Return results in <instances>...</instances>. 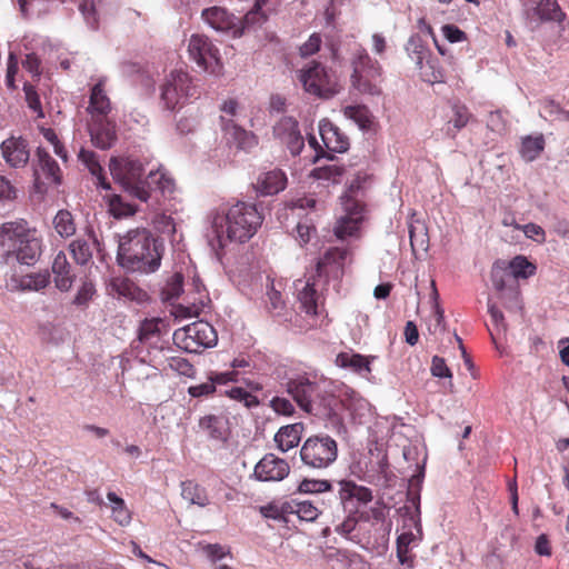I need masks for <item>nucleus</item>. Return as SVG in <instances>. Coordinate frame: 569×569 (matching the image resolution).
I'll return each instance as SVG.
<instances>
[{"label": "nucleus", "mask_w": 569, "mask_h": 569, "mask_svg": "<svg viewBox=\"0 0 569 569\" xmlns=\"http://www.w3.org/2000/svg\"><path fill=\"white\" fill-rule=\"evenodd\" d=\"M161 250L162 243L149 230H129L120 238L118 261L129 271L154 272L161 264Z\"/></svg>", "instance_id": "f257e3e1"}, {"label": "nucleus", "mask_w": 569, "mask_h": 569, "mask_svg": "<svg viewBox=\"0 0 569 569\" xmlns=\"http://www.w3.org/2000/svg\"><path fill=\"white\" fill-rule=\"evenodd\" d=\"M263 217L252 203L238 201L212 221L213 231L221 247L227 241L243 243L251 239L262 223Z\"/></svg>", "instance_id": "f03ea898"}, {"label": "nucleus", "mask_w": 569, "mask_h": 569, "mask_svg": "<svg viewBox=\"0 0 569 569\" xmlns=\"http://www.w3.org/2000/svg\"><path fill=\"white\" fill-rule=\"evenodd\" d=\"M286 390L301 410L313 416H330L337 403L336 397L308 375L290 378L286 383Z\"/></svg>", "instance_id": "7ed1b4c3"}, {"label": "nucleus", "mask_w": 569, "mask_h": 569, "mask_svg": "<svg viewBox=\"0 0 569 569\" xmlns=\"http://www.w3.org/2000/svg\"><path fill=\"white\" fill-rule=\"evenodd\" d=\"M0 246L7 256H14L23 264H33L41 256V240L34 231L19 222H6L0 231Z\"/></svg>", "instance_id": "20e7f679"}, {"label": "nucleus", "mask_w": 569, "mask_h": 569, "mask_svg": "<svg viewBox=\"0 0 569 569\" xmlns=\"http://www.w3.org/2000/svg\"><path fill=\"white\" fill-rule=\"evenodd\" d=\"M352 72L351 84L362 94L378 96L381 93L380 79L382 69L380 63L372 59L367 50L358 44L350 59Z\"/></svg>", "instance_id": "39448f33"}, {"label": "nucleus", "mask_w": 569, "mask_h": 569, "mask_svg": "<svg viewBox=\"0 0 569 569\" xmlns=\"http://www.w3.org/2000/svg\"><path fill=\"white\" fill-rule=\"evenodd\" d=\"M113 179L119 182L130 196L147 202L150 192L143 179V166L139 160L130 158H111L109 164Z\"/></svg>", "instance_id": "423d86ee"}, {"label": "nucleus", "mask_w": 569, "mask_h": 569, "mask_svg": "<svg viewBox=\"0 0 569 569\" xmlns=\"http://www.w3.org/2000/svg\"><path fill=\"white\" fill-rule=\"evenodd\" d=\"M338 458V443L327 433L308 437L300 448L302 463L311 469H326Z\"/></svg>", "instance_id": "0eeeda50"}, {"label": "nucleus", "mask_w": 569, "mask_h": 569, "mask_svg": "<svg viewBox=\"0 0 569 569\" xmlns=\"http://www.w3.org/2000/svg\"><path fill=\"white\" fill-rule=\"evenodd\" d=\"M174 345L187 352H201L216 346L218 335L207 321L199 320L177 329L172 336Z\"/></svg>", "instance_id": "6e6552de"}, {"label": "nucleus", "mask_w": 569, "mask_h": 569, "mask_svg": "<svg viewBox=\"0 0 569 569\" xmlns=\"http://www.w3.org/2000/svg\"><path fill=\"white\" fill-rule=\"evenodd\" d=\"M298 78L308 93L320 98H330L339 91L335 74L316 60L306 63Z\"/></svg>", "instance_id": "1a4fd4ad"}, {"label": "nucleus", "mask_w": 569, "mask_h": 569, "mask_svg": "<svg viewBox=\"0 0 569 569\" xmlns=\"http://www.w3.org/2000/svg\"><path fill=\"white\" fill-rule=\"evenodd\" d=\"M197 94L191 78L181 70L171 71L160 86V101L167 110L182 107L190 98H197Z\"/></svg>", "instance_id": "9d476101"}, {"label": "nucleus", "mask_w": 569, "mask_h": 569, "mask_svg": "<svg viewBox=\"0 0 569 569\" xmlns=\"http://www.w3.org/2000/svg\"><path fill=\"white\" fill-rule=\"evenodd\" d=\"M188 51L190 58L203 70L216 71L219 64V50L213 46L210 39L203 34H192Z\"/></svg>", "instance_id": "9b49d317"}, {"label": "nucleus", "mask_w": 569, "mask_h": 569, "mask_svg": "<svg viewBox=\"0 0 569 569\" xmlns=\"http://www.w3.org/2000/svg\"><path fill=\"white\" fill-rule=\"evenodd\" d=\"M273 137L286 146L292 156H298L305 147L299 123L292 117H283L273 126Z\"/></svg>", "instance_id": "f8f14e48"}, {"label": "nucleus", "mask_w": 569, "mask_h": 569, "mask_svg": "<svg viewBox=\"0 0 569 569\" xmlns=\"http://www.w3.org/2000/svg\"><path fill=\"white\" fill-rule=\"evenodd\" d=\"M198 430L216 443H226L231 436L230 420L223 413H206L200 417Z\"/></svg>", "instance_id": "ddd939ff"}, {"label": "nucleus", "mask_w": 569, "mask_h": 569, "mask_svg": "<svg viewBox=\"0 0 569 569\" xmlns=\"http://www.w3.org/2000/svg\"><path fill=\"white\" fill-rule=\"evenodd\" d=\"M202 18L217 31L230 32L233 37H239L243 33V26L239 18L221 7L204 9Z\"/></svg>", "instance_id": "4468645a"}, {"label": "nucleus", "mask_w": 569, "mask_h": 569, "mask_svg": "<svg viewBox=\"0 0 569 569\" xmlns=\"http://www.w3.org/2000/svg\"><path fill=\"white\" fill-rule=\"evenodd\" d=\"M0 150L2 159L10 168H23L29 162V143L22 137L11 136L7 138L1 142Z\"/></svg>", "instance_id": "2eb2a0df"}, {"label": "nucleus", "mask_w": 569, "mask_h": 569, "mask_svg": "<svg viewBox=\"0 0 569 569\" xmlns=\"http://www.w3.org/2000/svg\"><path fill=\"white\" fill-rule=\"evenodd\" d=\"M289 472V463L273 453H267L262 457L253 470V475L259 481H281Z\"/></svg>", "instance_id": "dca6fc26"}, {"label": "nucleus", "mask_w": 569, "mask_h": 569, "mask_svg": "<svg viewBox=\"0 0 569 569\" xmlns=\"http://www.w3.org/2000/svg\"><path fill=\"white\" fill-rule=\"evenodd\" d=\"M350 254L348 248H329L317 262V273L319 277L338 279L345 272V263Z\"/></svg>", "instance_id": "f3484780"}, {"label": "nucleus", "mask_w": 569, "mask_h": 569, "mask_svg": "<svg viewBox=\"0 0 569 569\" xmlns=\"http://www.w3.org/2000/svg\"><path fill=\"white\" fill-rule=\"evenodd\" d=\"M89 132L92 143L102 150L111 148L117 141L116 123L108 117L91 119Z\"/></svg>", "instance_id": "a211bd4d"}, {"label": "nucleus", "mask_w": 569, "mask_h": 569, "mask_svg": "<svg viewBox=\"0 0 569 569\" xmlns=\"http://www.w3.org/2000/svg\"><path fill=\"white\" fill-rule=\"evenodd\" d=\"M319 133L328 151L342 153L349 149V138L331 121L321 120Z\"/></svg>", "instance_id": "6ab92c4d"}, {"label": "nucleus", "mask_w": 569, "mask_h": 569, "mask_svg": "<svg viewBox=\"0 0 569 569\" xmlns=\"http://www.w3.org/2000/svg\"><path fill=\"white\" fill-rule=\"evenodd\" d=\"M99 247V241L92 229L87 237H78L69 244V251L73 260L80 266H87L92 261L93 250Z\"/></svg>", "instance_id": "aec40b11"}, {"label": "nucleus", "mask_w": 569, "mask_h": 569, "mask_svg": "<svg viewBox=\"0 0 569 569\" xmlns=\"http://www.w3.org/2000/svg\"><path fill=\"white\" fill-rule=\"evenodd\" d=\"M104 80H99L90 90L87 111L91 119L107 118L111 111V102L107 96Z\"/></svg>", "instance_id": "412c9836"}, {"label": "nucleus", "mask_w": 569, "mask_h": 569, "mask_svg": "<svg viewBox=\"0 0 569 569\" xmlns=\"http://www.w3.org/2000/svg\"><path fill=\"white\" fill-rule=\"evenodd\" d=\"M50 282L48 272L30 273L22 277L12 276L7 282L6 288L10 291H39L44 289Z\"/></svg>", "instance_id": "4be33fe9"}, {"label": "nucleus", "mask_w": 569, "mask_h": 569, "mask_svg": "<svg viewBox=\"0 0 569 569\" xmlns=\"http://www.w3.org/2000/svg\"><path fill=\"white\" fill-rule=\"evenodd\" d=\"M319 299L320 296L315 289V284L310 282H307L298 293L300 310L311 319L308 327H315L317 325V317L319 316L320 307L322 306L319 302Z\"/></svg>", "instance_id": "5701e85b"}, {"label": "nucleus", "mask_w": 569, "mask_h": 569, "mask_svg": "<svg viewBox=\"0 0 569 569\" xmlns=\"http://www.w3.org/2000/svg\"><path fill=\"white\" fill-rule=\"evenodd\" d=\"M36 156V176L39 177V173H41L48 182L59 184L61 182L62 172L57 161L49 154L46 149L41 147L37 149Z\"/></svg>", "instance_id": "b1692460"}, {"label": "nucleus", "mask_w": 569, "mask_h": 569, "mask_svg": "<svg viewBox=\"0 0 569 569\" xmlns=\"http://www.w3.org/2000/svg\"><path fill=\"white\" fill-rule=\"evenodd\" d=\"M52 272L54 273V282L59 290L68 291L72 287L74 276L63 251L56 254L52 262Z\"/></svg>", "instance_id": "393cba45"}, {"label": "nucleus", "mask_w": 569, "mask_h": 569, "mask_svg": "<svg viewBox=\"0 0 569 569\" xmlns=\"http://www.w3.org/2000/svg\"><path fill=\"white\" fill-rule=\"evenodd\" d=\"M305 425L302 422H296L281 427L274 435V442L277 447L282 451L287 452L290 449L297 447L301 440Z\"/></svg>", "instance_id": "a878e982"}, {"label": "nucleus", "mask_w": 569, "mask_h": 569, "mask_svg": "<svg viewBox=\"0 0 569 569\" xmlns=\"http://www.w3.org/2000/svg\"><path fill=\"white\" fill-rule=\"evenodd\" d=\"M287 186V176L280 169H273L262 173L258 181V190L266 196L277 194Z\"/></svg>", "instance_id": "bb28decb"}, {"label": "nucleus", "mask_w": 569, "mask_h": 569, "mask_svg": "<svg viewBox=\"0 0 569 569\" xmlns=\"http://www.w3.org/2000/svg\"><path fill=\"white\" fill-rule=\"evenodd\" d=\"M375 357H367L353 351L340 352L336 358V363L345 369H350L356 373L369 375L371 372V361Z\"/></svg>", "instance_id": "cd10ccee"}, {"label": "nucleus", "mask_w": 569, "mask_h": 569, "mask_svg": "<svg viewBox=\"0 0 569 569\" xmlns=\"http://www.w3.org/2000/svg\"><path fill=\"white\" fill-rule=\"evenodd\" d=\"M339 499L343 507L352 500H357L361 505H367L372 500V491L369 488L359 486L352 481H341Z\"/></svg>", "instance_id": "c85d7f7f"}, {"label": "nucleus", "mask_w": 569, "mask_h": 569, "mask_svg": "<svg viewBox=\"0 0 569 569\" xmlns=\"http://www.w3.org/2000/svg\"><path fill=\"white\" fill-rule=\"evenodd\" d=\"M149 192L159 191L163 197H170L176 190L174 180L163 170L150 171L146 178Z\"/></svg>", "instance_id": "c756f323"}, {"label": "nucleus", "mask_w": 569, "mask_h": 569, "mask_svg": "<svg viewBox=\"0 0 569 569\" xmlns=\"http://www.w3.org/2000/svg\"><path fill=\"white\" fill-rule=\"evenodd\" d=\"M78 158L86 166L89 172L97 178L98 187H101L104 190L111 189L94 151L81 148Z\"/></svg>", "instance_id": "7c9ffc66"}, {"label": "nucleus", "mask_w": 569, "mask_h": 569, "mask_svg": "<svg viewBox=\"0 0 569 569\" xmlns=\"http://www.w3.org/2000/svg\"><path fill=\"white\" fill-rule=\"evenodd\" d=\"M506 269L509 274L516 279H528L536 274L537 266L529 261L527 257L518 254L510 261H506Z\"/></svg>", "instance_id": "2f4dec72"}, {"label": "nucleus", "mask_w": 569, "mask_h": 569, "mask_svg": "<svg viewBox=\"0 0 569 569\" xmlns=\"http://www.w3.org/2000/svg\"><path fill=\"white\" fill-rule=\"evenodd\" d=\"M267 297V309L272 317L282 321H292V317L287 310L282 295L279 290L274 289L273 282H271Z\"/></svg>", "instance_id": "473e14b6"}, {"label": "nucleus", "mask_w": 569, "mask_h": 569, "mask_svg": "<svg viewBox=\"0 0 569 569\" xmlns=\"http://www.w3.org/2000/svg\"><path fill=\"white\" fill-rule=\"evenodd\" d=\"M181 496L184 500L199 507L209 505L207 490L193 480H186L181 483Z\"/></svg>", "instance_id": "72a5a7b5"}, {"label": "nucleus", "mask_w": 569, "mask_h": 569, "mask_svg": "<svg viewBox=\"0 0 569 569\" xmlns=\"http://www.w3.org/2000/svg\"><path fill=\"white\" fill-rule=\"evenodd\" d=\"M112 287L119 296L129 300L142 302L147 298V292L140 289L133 281L128 278H116Z\"/></svg>", "instance_id": "f704fd0d"}, {"label": "nucleus", "mask_w": 569, "mask_h": 569, "mask_svg": "<svg viewBox=\"0 0 569 569\" xmlns=\"http://www.w3.org/2000/svg\"><path fill=\"white\" fill-rule=\"evenodd\" d=\"M545 146L546 141L542 133L526 136L521 141L520 154L526 161H533L543 151Z\"/></svg>", "instance_id": "c9c22d12"}, {"label": "nucleus", "mask_w": 569, "mask_h": 569, "mask_svg": "<svg viewBox=\"0 0 569 569\" xmlns=\"http://www.w3.org/2000/svg\"><path fill=\"white\" fill-rule=\"evenodd\" d=\"M536 14L541 21H556L561 23L566 13L561 10L557 0H540L535 9Z\"/></svg>", "instance_id": "e433bc0d"}, {"label": "nucleus", "mask_w": 569, "mask_h": 569, "mask_svg": "<svg viewBox=\"0 0 569 569\" xmlns=\"http://www.w3.org/2000/svg\"><path fill=\"white\" fill-rule=\"evenodd\" d=\"M161 325L163 321L160 318L144 319L139 327V341L146 345L156 343L160 339Z\"/></svg>", "instance_id": "4c0bfd02"}, {"label": "nucleus", "mask_w": 569, "mask_h": 569, "mask_svg": "<svg viewBox=\"0 0 569 569\" xmlns=\"http://www.w3.org/2000/svg\"><path fill=\"white\" fill-rule=\"evenodd\" d=\"M53 228L62 238L72 237L77 230L72 213L64 209L59 210L53 218Z\"/></svg>", "instance_id": "58836bf2"}, {"label": "nucleus", "mask_w": 569, "mask_h": 569, "mask_svg": "<svg viewBox=\"0 0 569 569\" xmlns=\"http://www.w3.org/2000/svg\"><path fill=\"white\" fill-rule=\"evenodd\" d=\"M360 222L359 208H356V211H352L350 216L341 217L335 228V234L339 239L353 236L358 231Z\"/></svg>", "instance_id": "ea45409f"}, {"label": "nucleus", "mask_w": 569, "mask_h": 569, "mask_svg": "<svg viewBox=\"0 0 569 569\" xmlns=\"http://www.w3.org/2000/svg\"><path fill=\"white\" fill-rule=\"evenodd\" d=\"M343 114L353 120L363 130L371 128L372 116L363 104L347 106L343 109Z\"/></svg>", "instance_id": "a19ab883"}, {"label": "nucleus", "mask_w": 569, "mask_h": 569, "mask_svg": "<svg viewBox=\"0 0 569 569\" xmlns=\"http://www.w3.org/2000/svg\"><path fill=\"white\" fill-rule=\"evenodd\" d=\"M108 500L112 503V518L120 526H127L131 521V512L127 508L124 500L114 492H108Z\"/></svg>", "instance_id": "79ce46f5"}, {"label": "nucleus", "mask_w": 569, "mask_h": 569, "mask_svg": "<svg viewBox=\"0 0 569 569\" xmlns=\"http://www.w3.org/2000/svg\"><path fill=\"white\" fill-rule=\"evenodd\" d=\"M183 291V276L179 272L173 273L161 289V299L171 302L178 299Z\"/></svg>", "instance_id": "37998d69"}, {"label": "nucleus", "mask_w": 569, "mask_h": 569, "mask_svg": "<svg viewBox=\"0 0 569 569\" xmlns=\"http://www.w3.org/2000/svg\"><path fill=\"white\" fill-rule=\"evenodd\" d=\"M291 512L290 515H297L300 520L315 521L319 515V509L310 501H290Z\"/></svg>", "instance_id": "c03bdc74"}, {"label": "nucleus", "mask_w": 569, "mask_h": 569, "mask_svg": "<svg viewBox=\"0 0 569 569\" xmlns=\"http://www.w3.org/2000/svg\"><path fill=\"white\" fill-rule=\"evenodd\" d=\"M220 395H224L230 399L242 403L246 408H253L259 405V400L257 396L247 391L241 387H231L230 389H226L224 391H220Z\"/></svg>", "instance_id": "a18cd8bd"}, {"label": "nucleus", "mask_w": 569, "mask_h": 569, "mask_svg": "<svg viewBox=\"0 0 569 569\" xmlns=\"http://www.w3.org/2000/svg\"><path fill=\"white\" fill-rule=\"evenodd\" d=\"M431 286H432L431 298L433 299L435 310H433V316L428 325V330L430 333H436L437 331H441L445 329V315H443L445 312L438 302L439 295H438L435 281L431 282Z\"/></svg>", "instance_id": "49530a36"}, {"label": "nucleus", "mask_w": 569, "mask_h": 569, "mask_svg": "<svg viewBox=\"0 0 569 569\" xmlns=\"http://www.w3.org/2000/svg\"><path fill=\"white\" fill-rule=\"evenodd\" d=\"M332 485L330 481L325 479H303L298 486L299 493H322L330 491Z\"/></svg>", "instance_id": "de8ad7c7"}, {"label": "nucleus", "mask_w": 569, "mask_h": 569, "mask_svg": "<svg viewBox=\"0 0 569 569\" xmlns=\"http://www.w3.org/2000/svg\"><path fill=\"white\" fill-rule=\"evenodd\" d=\"M266 1L267 0H257L254 7L250 11H248L242 18H239V20L241 21V23L243 26V30L246 28H250L254 24H261L262 22L266 21L267 16L261 10L262 4Z\"/></svg>", "instance_id": "09e8293b"}, {"label": "nucleus", "mask_w": 569, "mask_h": 569, "mask_svg": "<svg viewBox=\"0 0 569 569\" xmlns=\"http://www.w3.org/2000/svg\"><path fill=\"white\" fill-rule=\"evenodd\" d=\"M260 512L264 518L287 521V516L291 512L290 501L284 502L281 506L269 503L261 507Z\"/></svg>", "instance_id": "8fccbe9b"}, {"label": "nucleus", "mask_w": 569, "mask_h": 569, "mask_svg": "<svg viewBox=\"0 0 569 569\" xmlns=\"http://www.w3.org/2000/svg\"><path fill=\"white\" fill-rule=\"evenodd\" d=\"M488 311L495 326V331L490 330V336L492 341L496 343L497 335H500L501 332L505 333L507 331V323L505 321L502 311L499 310L495 305L489 303Z\"/></svg>", "instance_id": "3c124183"}, {"label": "nucleus", "mask_w": 569, "mask_h": 569, "mask_svg": "<svg viewBox=\"0 0 569 569\" xmlns=\"http://www.w3.org/2000/svg\"><path fill=\"white\" fill-rule=\"evenodd\" d=\"M110 212L116 217V218H121V217H130V216H133L137 211L136 207L130 204V203H124L121 199L120 196H113L111 199H110Z\"/></svg>", "instance_id": "603ef678"}, {"label": "nucleus", "mask_w": 569, "mask_h": 569, "mask_svg": "<svg viewBox=\"0 0 569 569\" xmlns=\"http://www.w3.org/2000/svg\"><path fill=\"white\" fill-rule=\"evenodd\" d=\"M23 91L26 96V101L28 103V107L37 113V117L42 118L44 117L41 101L39 98V94L37 93L34 87L31 83L26 82L23 84Z\"/></svg>", "instance_id": "864d4df0"}, {"label": "nucleus", "mask_w": 569, "mask_h": 569, "mask_svg": "<svg viewBox=\"0 0 569 569\" xmlns=\"http://www.w3.org/2000/svg\"><path fill=\"white\" fill-rule=\"evenodd\" d=\"M168 365L171 370L178 372L181 376L193 377L196 373L193 365L182 357L169 358Z\"/></svg>", "instance_id": "5fc2aeb1"}, {"label": "nucleus", "mask_w": 569, "mask_h": 569, "mask_svg": "<svg viewBox=\"0 0 569 569\" xmlns=\"http://www.w3.org/2000/svg\"><path fill=\"white\" fill-rule=\"evenodd\" d=\"M19 71V60L14 52H10L7 62L6 86L9 90H16V76Z\"/></svg>", "instance_id": "6e6d98bb"}, {"label": "nucleus", "mask_w": 569, "mask_h": 569, "mask_svg": "<svg viewBox=\"0 0 569 569\" xmlns=\"http://www.w3.org/2000/svg\"><path fill=\"white\" fill-rule=\"evenodd\" d=\"M507 272L506 261L497 260L491 270V281L497 291H503L506 288L505 274Z\"/></svg>", "instance_id": "4d7b16f0"}, {"label": "nucleus", "mask_w": 569, "mask_h": 569, "mask_svg": "<svg viewBox=\"0 0 569 569\" xmlns=\"http://www.w3.org/2000/svg\"><path fill=\"white\" fill-rule=\"evenodd\" d=\"M470 117H471V114L469 113L467 107L455 106L453 107V117L448 122V124L449 126L452 124L455 130L459 131L468 124Z\"/></svg>", "instance_id": "13d9d810"}, {"label": "nucleus", "mask_w": 569, "mask_h": 569, "mask_svg": "<svg viewBox=\"0 0 569 569\" xmlns=\"http://www.w3.org/2000/svg\"><path fill=\"white\" fill-rule=\"evenodd\" d=\"M94 292L96 290L92 282H83L73 299V303L79 307L87 306L88 302L92 299Z\"/></svg>", "instance_id": "bf43d9fd"}, {"label": "nucleus", "mask_w": 569, "mask_h": 569, "mask_svg": "<svg viewBox=\"0 0 569 569\" xmlns=\"http://www.w3.org/2000/svg\"><path fill=\"white\" fill-rule=\"evenodd\" d=\"M543 110L549 117L559 121H569V111L560 107L552 100H546L543 102Z\"/></svg>", "instance_id": "052dcab7"}, {"label": "nucleus", "mask_w": 569, "mask_h": 569, "mask_svg": "<svg viewBox=\"0 0 569 569\" xmlns=\"http://www.w3.org/2000/svg\"><path fill=\"white\" fill-rule=\"evenodd\" d=\"M343 169L336 164L318 168L315 170V177L318 179L332 180L339 182V178L342 176Z\"/></svg>", "instance_id": "680f3d73"}, {"label": "nucleus", "mask_w": 569, "mask_h": 569, "mask_svg": "<svg viewBox=\"0 0 569 569\" xmlns=\"http://www.w3.org/2000/svg\"><path fill=\"white\" fill-rule=\"evenodd\" d=\"M321 37L319 33H312L309 39L299 48L301 57H309L317 53L321 47Z\"/></svg>", "instance_id": "e2e57ef3"}, {"label": "nucleus", "mask_w": 569, "mask_h": 569, "mask_svg": "<svg viewBox=\"0 0 569 569\" xmlns=\"http://www.w3.org/2000/svg\"><path fill=\"white\" fill-rule=\"evenodd\" d=\"M431 373L438 378H452L451 370L446 363V360L439 356H435L431 361Z\"/></svg>", "instance_id": "0e129e2a"}, {"label": "nucleus", "mask_w": 569, "mask_h": 569, "mask_svg": "<svg viewBox=\"0 0 569 569\" xmlns=\"http://www.w3.org/2000/svg\"><path fill=\"white\" fill-rule=\"evenodd\" d=\"M357 525H358V519L353 515H350L341 523H339L335 530L338 533H340L341 536H343L345 538H347L351 541H356V539L351 536V533L356 529Z\"/></svg>", "instance_id": "69168bd1"}, {"label": "nucleus", "mask_w": 569, "mask_h": 569, "mask_svg": "<svg viewBox=\"0 0 569 569\" xmlns=\"http://www.w3.org/2000/svg\"><path fill=\"white\" fill-rule=\"evenodd\" d=\"M216 386L214 382H211L210 379L207 382L190 386L188 388V393L193 398L208 397L210 395H213Z\"/></svg>", "instance_id": "338daca9"}, {"label": "nucleus", "mask_w": 569, "mask_h": 569, "mask_svg": "<svg viewBox=\"0 0 569 569\" xmlns=\"http://www.w3.org/2000/svg\"><path fill=\"white\" fill-rule=\"evenodd\" d=\"M270 406L279 415L292 416L295 412V407L291 401L282 397H274L270 401Z\"/></svg>", "instance_id": "774afa93"}]
</instances>
